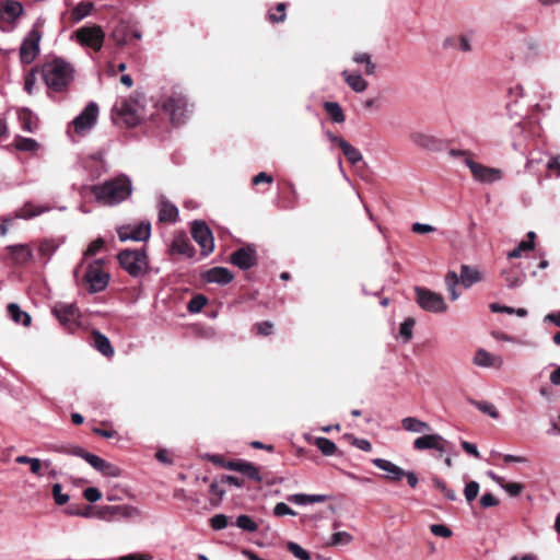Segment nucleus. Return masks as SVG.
<instances>
[{
	"mask_svg": "<svg viewBox=\"0 0 560 560\" xmlns=\"http://www.w3.org/2000/svg\"><path fill=\"white\" fill-rule=\"evenodd\" d=\"M510 495L516 497L523 490V485L518 482H510L504 483L502 487Z\"/></svg>",
	"mask_w": 560,
	"mask_h": 560,
	"instance_id": "774afa93",
	"label": "nucleus"
},
{
	"mask_svg": "<svg viewBox=\"0 0 560 560\" xmlns=\"http://www.w3.org/2000/svg\"><path fill=\"white\" fill-rule=\"evenodd\" d=\"M50 209L51 208L49 206H39L34 205L33 202H26L15 211L14 218L30 220L50 211Z\"/></svg>",
	"mask_w": 560,
	"mask_h": 560,
	"instance_id": "5701e85b",
	"label": "nucleus"
},
{
	"mask_svg": "<svg viewBox=\"0 0 560 560\" xmlns=\"http://www.w3.org/2000/svg\"><path fill=\"white\" fill-rule=\"evenodd\" d=\"M324 108L326 113L330 116L332 121L337 124H342L346 120V116L343 114L342 107L337 102H325Z\"/></svg>",
	"mask_w": 560,
	"mask_h": 560,
	"instance_id": "f704fd0d",
	"label": "nucleus"
},
{
	"mask_svg": "<svg viewBox=\"0 0 560 560\" xmlns=\"http://www.w3.org/2000/svg\"><path fill=\"white\" fill-rule=\"evenodd\" d=\"M121 242L126 241H147L151 235V225L149 222H141L136 225L121 226L117 230Z\"/></svg>",
	"mask_w": 560,
	"mask_h": 560,
	"instance_id": "dca6fc26",
	"label": "nucleus"
},
{
	"mask_svg": "<svg viewBox=\"0 0 560 560\" xmlns=\"http://www.w3.org/2000/svg\"><path fill=\"white\" fill-rule=\"evenodd\" d=\"M481 273L477 269L468 265H462L460 281L465 288H470L472 284L481 281Z\"/></svg>",
	"mask_w": 560,
	"mask_h": 560,
	"instance_id": "cd10ccee",
	"label": "nucleus"
},
{
	"mask_svg": "<svg viewBox=\"0 0 560 560\" xmlns=\"http://www.w3.org/2000/svg\"><path fill=\"white\" fill-rule=\"evenodd\" d=\"M191 234L200 246L202 255L207 256L214 248V241L209 226L202 221H195L191 226Z\"/></svg>",
	"mask_w": 560,
	"mask_h": 560,
	"instance_id": "2eb2a0df",
	"label": "nucleus"
},
{
	"mask_svg": "<svg viewBox=\"0 0 560 560\" xmlns=\"http://www.w3.org/2000/svg\"><path fill=\"white\" fill-rule=\"evenodd\" d=\"M547 170L549 175H555L556 177H560V155H556L549 159L547 163Z\"/></svg>",
	"mask_w": 560,
	"mask_h": 560,
	"instance_id": "4d7b16f0",
	"label": "nucleus"
},
{
	"mask_svg": "<svg viewBox=\"0 0 560 560\" xmlns=\"http://www.w3.org/2000/svg\"><path fill=\"white\" fill-rule=\"evenodd\" d=\"M14 147L19 151L33 153L39 149V143L33 138L16 137Z\"/></svg>",
	"mask_w": 560,
	"mask_h": 560,
	"instance_id": "c9c22d12",
	"label": "nucleus"
},
{
	"mask_svg": "<svg viewBox=\"0 0 560 560\" xmlns=\"http://www.w3.org/2000/svg\"><path fill=\"white\" fill-rule=\"evenodd\" d=\"M163 110L170 115L173 124L179 125L184 122L189 113L188 103L182 94H172L167 96L161 104Z\"/></svg>",
	"mask_w": 560,
	"mask_h": 560,
	"instance_id": "0eeeda50",
	"label": "nucleus"
},
{
	"mask_svg": "<svg viewBox=\"0 0 560 560\" xmlns=\"http://www.w3.org/2000/svg\"><path fill=\"white\" fill-rule=\"evenodd\" d=\"M447 441L440 434H425L413 441V447L418 451L436 450L441 454L446 452Z\"/></svg>",
	"mask_w": 560,
	"mask_h": 560,
	"instance_id": "a211bd4d",
	"label": "nucleus"
},
{
	"mask_svg": "<svg viewBox=\"0 0 560 560\" xmlns=\"http://www.w3.org/2000/svg\"><path fill=\"white\" fill-rule=\"evenodd\" d=\"M346 83L357 93H362L368 88V81L360 73H351L348 70L342 71Z\"/></svg>",
	"mask_w": 560,
	"mask_h": 560,
	"instance_id": "a878e982",
	"label": "nucleus"
},
{
	"mask_svg": "<svg viewBox=\"0 0 560 560\" xmlns=\"http://www.w3.org/2000/svg\"><path fill=\"white\" fill-rule=\"evenodd\" d=\"M288 550L300 560H311L308 551L303 549L299 544L290 541L287 545Z\"/></svg>",
	"mask_w": 560,
	"mask_h": 560,
	"instance_id": "de8ad7c7",
	"label": "nucleus"
},
{
	"mask_svg": "<svg viewBox=\"0 0 560 560\" xmlns=\"http://www.w3.org/2000/svg\"><path fill=\"white\" fill-rule=\"evenodd\" d=\"M92 336L93 346L98 352H101L104 357L107 358L114 355V348L112 347L109 339L105 335H103L98 330H94Z\"/></svg>",
	"mask_w": 560,
	"mask_h": 560,
	"instance_id": "b1692460",
	"label": "nucleus"
},
{
	"mask_svg": "<svg viewBox=\"0 0 560 560\" xmlns=\"http://www.w3.org/2000/svg\"><path fill=\"white\" fill-rule=\"evenodd\" d=\"M225 468L242 472L253 481H261L259 469L252 463L245 460H232L226 463Z\"/></svg>",
	"mask_w": 560,
	"mask_h": 560,
	"instance_id": "aec40b11",
	"label": "nucleus"
},
{
	"mask_svg": "<svg viewBox=\"0 0 560 560\" xmlns=\"http://www.w3.org/2000/svg\"><path fill=\"white\" fill-rule=\"evenodd\" d=\"M434 487L439 489L446 499L455 501L457 499L456 492L453 489L447 488L446 483L440 479H434Z\"/></svg>",
	"mask_w": 560,
	"mask_h": 560,
	"instance_id": "864d4df0",
	"label": "nucleus"
},
{
	"mask_svg": "<svg viewBox=\"0 0 560 560\" xmlns=\"http://www.w3.org/2000/svg\"><path fill=\"white\" fill-rule=\"evenodd\" d=\"M42 75L48 89V95L66 92L73 81L74 69L61 58L46 61L42 67Z\"/></svg>",
	"mask_w": 560,
	"mask_h": 560,
	"instance_id": "f03ea898",
	"label": "nucleus"
},
{
	"mask_svg": "<svg viewBox=\"0 0 560 560\" xmlns=\"http://www.w3.org/2000/svg\"><path fill=\"white\" fill-rule=\"evenodd\" d=\"M94 4L92 2H80L71 11V21L79 23L84 18L91 14Z\"/></svg>",
	"mask_w": 560,
	"mask_h": 560,
	"instance_id": "72a5a7b5",
	"label": "nucleus"
},
{
	"mask_svg": "<svg viewBox=\"0 0 560 560\" xmlns=\"http://www.w3.org/2000/svg\"><path fill=\"white\" fill-rule=\"evenodd\" d=\"M56 452L68 453L83 458L94 469L102 472L104 476L117 478L120 476L121 470L114 464L106 462L97 455L89 453L81 447H72L71 450L66 447H57Z\"/></svg>",
	"mask_w": 560,
	"mask_h": 560,
	"instance_id": "7ed1b4c3",
	"label": "nucleus"
},
{
	"mask_svg": "<svg viewBox=\"0 0 560 560\" xmlns=\"http://www.w3.org/2000/svg\"><path fill=\"white\" fill-rule=\"evenodd\" d=\"M90 190L97 202L104 206H116L130 197L132 183L127 175L120 174L102 184L91 186Z\"/></svg>",
	"mask_w": 560,
	"mask_h": 560,
	"instance_id": "f257e3e1",
	"label": "nucleus"
},
{
	"mask_svg": "<svg viewBox=\"0 0 560 560\" xmlns=\"http://www.w3.org/2000/svg\"><path fill=\"white\" fill-rule=\"evenodd\" d=\"M83 495L89 502H96L102 498L101 491L94 487L86 488Z\"/></svg>",
	"mask_w": 560,
	"mask_h": 560,
	"instance_id": "680f3d73",
	"label": "nucleus"
},
{
	"mask_svg": "<svg viewBox=\"0 0 560 560\" xmlns=\"http://www.w3.org/2000/svg\"><path fill=\"white\" fill-rule=\"evenodd\" d=\"M42 34L33 28L27 33L20 47V59L23 63H32L39 52V42Z\"/></svg>",
	"mask_w": 560,
	"mask_h": 560,
	"instance_id": "4468645a",
	"label": "nucleus"
},
{
	"mask_svg": "<svg viewBox=\"0 0 560 560\" xmlns=\"http://www.w3.org/2000/svg\"><path fill=\"white\" fill-rule=\"evenodd\" d=\"M3 12L10 18V19H16L19 18L23 12V7L21 3L16 1H7L3 4Z\"/></svg>",
	"mask_w": 560,
	"mask_h": 560,
	"instance_id": "49530a36",
	"label": "nucleus"
},
{
	"mask_svg": "<svg viewBox=\"0 0 560 560\" xmlns=\"http://www.w3.org/2000/svg\"><path fill=\"white\" fill-rule=\"evenodd\" d=\"M430 530L433 535L439 537L448 538L452 536V530L447 526L442 524L431 525Z\"/></svg>",
	"mask_w": 560,
	"mask_h": 560,
	"instance_id": "13d9d810",
	"label": "nucleus"
},
{
	"mask_svg": "<svg viewBox=\"0 0 560 560\" xmlns=\"http://www.w3.org/2000/svg\"><path fill=\"white\" fill-rule=\"evenodd\" d=\"M341 150L347 160L353 165L359 163L363 159L361 152L357 148L351 145L348 141L341 142Z\"/></svg>",
	"mask_w": 560,
	"mask_h": 560,
	"instance_id": "58836bf2",
	"label": "nucleus"
},
{
	"mask_svg": "<svg viewBox=\"0 0 560 560\" xmlns=\"http://www.w3.org/2000/svg\"><path fill=\"white\" fill-rule=\"evenodd\" d=\"M61 490H62V487L60 483H55L52 486V497H54L56 504H58V505H63L69 501V495L62 493Z\"/></svg>",
	"mask_w": 560,
	"mask_h": 560,
	"instance_id": "5fc2aeb1",
	"label": "nucleus"
},
{
	"mask_svg": "<svg viewBox=\"0 0 560 560\" xmlns=\"http://www.w3.org/2000/svg\"><path fill=\"white\" fill-rule=\"evenodd\" d=\"M207 302H208V300L205 295L198 294L189 301L188 306H187L188 311L190 313H199L205 307Z\"/></svg>",
	"mask_w": 560,
	"mask_h": 560,
	"instance_id": "09e8293b",
	"label": "nucleus"
},
{
	"mask_svg": "<svg viewBox=\"0 0 560 560\" xmlns=\"http://www.w3.org/2000/svg\"><path fill=\"white\" fill-rule=\"evenodd\" d=\"M415 292L416 301L422 310L431 313H443L447 310V304L440 293L421 287H416Z\"/></svg>",
	"mask_w": 560,
	"mask_h": 560,
	"instance_id": "423d86ee",
	"label": "nucleus"
},
{
	"mask_svg": "<svg viewBox=\"0 0 560 560\" xmlns=\"http://www.w3.org/2000/svg\"><path fill=\"white\" fill-rule=\"evenodd\" d=\"M52 313L58 318L59 323L69 331H74L80 327V311L72 303H57Z\"/></svg>",
	"mask_w": 560,
	"mask_h": 560,
	"instance_id": "1a4fd4ad",
	"label": "nucleus"
},
{
	"mask_svg": "<svg viewBox=\"0 0 560 560\" xmlns=\"http://www.w3.org/2000/svg\"><path fill=\"white\" fill-rule=\"evenodd\" d=\"M402 428L408 432L424 433L431 430L429 423L415 417H406L401 420Z\"/></svg>",
	"mask_w": 560,
	"mask_h": 560,
	"instance_id": "c756f323",
	"label": "nucleus"
},
{
	"mask_svg": "<svg viewBox=\"0 0 560 560\" xmlns=\"http://www.w3.org/2000/svg\"><path fill=\"white\" fill-rule=\"evenodd\" d=\"M234 276L231 270L224 267H213L203 272L202 279L209 283L228 284Z\"/></svg>",
	"mask_w": 560,
	"mask_h": 560,
	"instance_id": "412c9836",
	"label": "nucleus"
},
{
	"mask_svg": "<svg viewBox=\"0 0 560 560\" xmlns=\"http://www.w3.org/2000/svg\"><path fill=\"white\" fill-rule=\"evenodd\" d=\"M413 326L415 320L412 318H408L400 324L399 335L404 338L405 341H409L411 339Z\"/></svg>",
	"mask_w": 560,
	"mask_h": 560,
	"instance_id": "603ef678",
	"label": "nucleus"
},
{
	"mask_svg": "<svg viewBox=\"0 0 560 560\" xmlns=\"http://www.w3.org/2000/svg\"><path fill=\"white\" fill-rule=\"evenodd\" d=\"M353 540V536L348 532H336L331 535L329 541L326 544L332 546H347Z\"/></svg>",
	"mask_w": 560,
	"mask_h": 560,
	"instance_id": "79ce46f5",
	"label": "nucleus"
},
{
	"mask_svg": "<svg viewBox=\"0 0 560 560\" xmlns=\"http://www.w3.org/2000/svg\"><path fill=\"white\" fill-rule=\"evenodd\" d=\"M8 314L10 318L16 324H21L25 327L31 325V316L28 313L22 311L15 303H10L8 305Z\"/></svg>",
	"mask_w": 560,
	"mask_h": 560,
	"instance_id": "7c9ffc66",
	"label": "nucleus"
},
{
	"mask_svg": "<svg viewBox=\"0 0 560 560\" xmlns=\"http://www.w3.org/2000/svg\"><path fill=\"white\" fill-rule=\"evenodd\" d=\"M288 500L294 504L305 505V504L322 502L324 500V497L318 495V494L311 495V494L296 493V494L290 495L288 498Z\"/></svg>",
	"mask_w": 560,
	"mask_h": 560,
	"instance_id": "e433bc0d",
	"label": "nucleus"
},
{
	"mask_svg": "<svg viewBox=\"0 0 560 560\" xmlns=\"http://www.w3.org/2000/svg\"><path fill=\"white\" fill-rule=\"evenodd\" d=\"M128 34L129 26L126 23L120 22L114 27L110 38L117 46L122 47L128 43Z\"/></svg>",
	"mask_w": 560,
	"mask_h": 560,
	"instance_id": "473e14b6",
	"label": "nucleus"
},
{
	"mask_svg": "<svg viewBox=\"0 0 560 560\" xmlns=\"http://www.w3.org/2000/svg\"><path fill=\"white\" fill-rule=\"evenodd\" d=\"M8 249L11 253L12 259L18 264H26L33 257L32 250L27 245H11Z\"/></svg>",
	"mask_w": 560,
	"mask_h": 560,
	"instance_id": "c85d7f7f",
	"label": "nucleus"
},
{
	"mask_svg": "<svg viewBox=\"0 0 560 560\" xmlns=\"http://www.w3.org/2000/svg\"><path fill=\"white\" fill-rule=\"evenodd\" d=\"M210 524L214 530H220L228 526L229 520L224 514H215L210 518Z\"/></svg>",
	"mask_w": 560,
	"mask_h": 560,
	"instance_id": "6e6d98bb",
	"label": "nucleus"
},
{
	"mask_svg": "<svg viewBox=\"0 0 560 560\" xmlns=\"http://www.w3.org/2000/svg\"><path fill=\"white\" fill-rule=\"evenodd\" d=\"M231 262L242 270H248L257 264L256 249L252 245L238 248L231 255Z\"/></svg>",
	"mask_w": 560,
	"mask_h": 560,
	"instance_id": "f3484780",
	"label": "nucleus"
},
{
	"mask_svg": "<svg viewBox=\"0 0 560 560\" xmlns=\"http://www.w3.org/2000/svg\"><path fill=\"white\" fill-rule=\"evenodd\" d=\"M479 493V483L477 481H469L464 489V495L468 503L472 502Z\"/></svg>",
	"mask_w": 560,
	"mask_h": 560,
	"instance_id": "3c124183",
	"label": "nucleus"
},
{
	"mask_svg": "<svg viewBox=\"0 0 560 560\" xmlns=\"http://www.w3.org/2000/svg\"><path fill=\"white\" fill-rule=\"evenodd\" d=\"M464 164L470 170L474 179L480 183L491 184L502 178L501 170L482 165L470 158H466Z\"/></svg>",
	"mask_w": 560,
	"mask_h": 560,
	"instance_id": "ddd939ff",
	"label": "nucleus"
},
{
	"mask_svg": "<svg viewBox=\"0 0 560 560\" xmlns=\"http://www.w3.org/2000/svg\"><path fill=\"white\" fill-rule=\"evenodd\" d=\"M19 120L22 129L26 132H34L37 128V118L27 108H23L19 112Z\"/></svg>",
	"mask_w": 560,
	"mask_h": 560,
	"instance_id": "2f4dec72",
	"label": "nucleus"
},
{
	"mask_svg": "<svg viewBox=\"0 0 560 560\" xmlns=\"http://www.w3.org/2000/svg\"><path fill=\"white\" fill-rule=\"evenodd\" d=\"M177 215V207L162 198L159 203V220L163 222H174Z\"/></svg>",
	"mask_w": 560,
	"mask_h": 560,
	"instance_id": "bb28decb",
	"label": "nucleus"
},
{
	"mask_svg": "<svg viewBox=\"0 0 560 560\" xmlns=\"http://www.w3.org/2000/svg\"><path fill=\"white\" fill-rule=\"evenodd\" d=\"M508 288L515 289L521 287L525 281V273L517 267H512L502 271Z\"/></svg>",
	"mask_w": 560,
	"mask_h": 560,
	"instance_id": "393cba45",
	"label": "nucleus"
},
{
	"mask_svg": "<svg viewBox=\"0 0 560 560\" xmlns=\"http://www.w3.org/2000/svg\"><path fill=\"white\" fill-rule=\"evenodd\" d=\"M75 38L82 46L100 51L103 47L105 33L100 25H85L75 31Z\"/></svg>",
	"mask_w": 560,
	"mask_h": 560,
	"instance_id": "6e6552de",
	"label": "nucleus"
},
{
	"mask_svg": "<svg viewBox=\"0 0 560 560\" xmlns=\"http://www.w3.org/2000/svg\"><path fill=\"white\" fill-rule=\"evenodd\" d=\"M273 514L276 516L295 515L296 513L285 503L279 502L273 508Z\"/></svg>",
	"mask_w": 560,
	"mask_h": 560,
	"instance_id": "bf43d9fd",
	"label": "nucleus"
},
{
	"mask_svg": "<svg viewBox=\"0 0 560 560\" xmlns=\"http://www.w3.org/2000/svg\"><path fill=\"white\" fill-rule=\"evenodd\" d=\"M236 526L248 533H254L258 529L256 522L248 515H240L236 518Z\"/></svg>",
	"mask_w": 560,
	"mask_h": 560,
	"instance_id": "a18cd8bd",
	"label": "nucleus"
},
{
	"mask_svg": "<svg viewBox=\"0 0 560 560\" xmlns=\"http://www.w3.org/2000/svg\"><path fill=\"white\" fill-rule=\"evenodd\" d=\"M140 516V511L132 505H104L95 510V517L106 522L131 520Z\"/></svg>",
	"mask_w": 560,
	"mask_h": 560,
	"instance_id": "39448f33",
	"label": "nucleus"
},
{
	"mask_svg": "<svg viewBox=\"0 0 560 560\" xmlns=\"http://www.w3.org/2000/svg\"><path fill=\"white\" fill-rule=\"evenodd\" d=\"M534 248V242L522 241L520 244L508 254L509 258H518L524 252L532 250Z\"/></svg>",
	"mask_w": 560,
	"mask_h": 560,
	"instance_id": "8fccbe9b",
	"label": "nucleus"
},
{
	"mask_svg": "<svg viewBox=\"0 0 560 560\" xmlns=\"http://www.w3.org/2000/svg\"><path fill=\"white\" fill-rule=\"evenodd\" d=\"M98 105L90 102L84 109L72 120L74 131L79 135H85L96 125L98 117Z\"/></svg>",
	"mask_w": 560,
	"mask_h": 560,
	"instance_id": "9d476101",
	"label": "nucleus"
},
{
	"mask_svg": "<svg viewBox=\"0 0 560 560\" xmlns=\"http://www.w3.org/2000/svg\"><path fill=\"white\" fill-rule=\"evenodd\" d=\"M353 61L357 63H364L365 65V73L371 75L375 73V65L371 60V56L366 52H360L355 54L353 56Z\"/></svg>",
	"mask_w": 560,
	"mask_h": 560,
	"instance_id": "c03bdc74",
	"label": "nucleus"
},
{
	"mask_svg": "<svg viewBox=\"0 0 560 560\" xmlns=\"http://www.w3.org/2000/svg\"><path fill=\"white\" fill-rule=\"evenodd\" d=\"M172 248L174 252L185 255L187 257L194 256V248L189 241H187L185 237H177L174 240Z\"/></svg>",
	"mask_w": 560,
	"mask_h": 560,
	"instance_id": "4c0bfd02",
	"label": "nucleus"
},
{
	"mask_svg": "<svg viewBox=\"0 0 560 560\" xmlns=\"http://www.w3.org/2000/svg\"><path fill=\"white\" fill-rule=\"evenodd\" d=\"M411 141L421 147V148H425V149H431L435 145L436 143V139L430 135H425V133H422V132H415L411 135Z\"/></svg>",
	"mask_w": 560,
	"mask_h": 560,
	"instance_id": "ea45409f",
	"label": "nucleus"
},
{
	"mask_svg": "<svg viewBox=\"0 0 560 560\" xmlns=\"http://www.w3.org/2000/svg\"><path fill=\"white\" fill-rule=\"evenodd\" d=\"M457 48L460 51H464V52L471 51L472 48H471V44H470L469 37L466 36V35L457 36Z\"/></svg>",
	"mask_w": 560,
	"mask_h": 560,
	"instance_id": "69168bd1",
	"label": "nucleus"
},
{
	"mask_svg": "<svg viewBox=\"0 0 560 560\" xmlns=\"http://www.w3.org/2000/svg\"><path fill=\"white\" fill-rule=\"evenodd\" d=\"M104 246V241L102 238H97L95 241H93L88 249L84 252V256L88 257V256H93L95 255L97 252L101 250V248Z\"/></svg>",
	"mask_w": 560,
	"mask_h": 560,
	"instance_id": "0e129e2a",
	"label": "nucleus"
},
{
	"mask_svg": "<svg viewBox=\"0 0 560 560\" xmlns=\"http://www.w3.org/2000/svg\"><path fill=\"white\" fill-rule=\"evenodd\" d=\"M499 504V500L492 493H483L480 498V505L485 509L493 508Z\"/></svg>",
	"mask_w": 560,
	"mask_h": 560,
	"instance_id": "052dcab7",
	"label": "nucleus"
},
{
	"mask_svg": "<svg viewBox=\"0 0 560 560\" xmlns=\"http://www.w3.org/2000/svg\"><path fill=\"white\" fill-rule=\"evenodd\" d=\"M36 83V74L34 71H30L24 79V90L32 94L34 90V85Z\"/></svg>",
	"mask_w": 560,
	"mask_h": 560,
	"instance_id": "338daca9",
	"label": "nucleus"
},
{
	"mask_svg": "<svg viewBox=\"0 0 560 560\" xmlns=\"http://www.w3.org/2000/svg\"><path fill=\"white\" fill-rule=\"evenodd\" d=\"M472 362L475 365L480 368H495L501 369L503 366V359L499 355H494L489 351L480 348L476 351Z\"/></svg>",
	"mask_w": 560,
	"mask_h": 560,
	"instance_id": "6ab92c4d",
	"label": "nucleus"
},
{
	"mask_svg": "<svg viewBox=\"0 0 560 560\" xmlns=\"http://www.w3.org/2000/svg\"><path fill=\"white\" fill-rule=\"evenodd\" d=\"M114 112L126 125L131 127L137 126L142 118V108L140 104L132 98L117 103L114 107Z\"/></svg>",
	"mask_w": 560,
	"mask_h": 560,
	"instance_id": "f8f14e48",
	"label": "nucleus"
},
{
	"mask_svg": "<svg viewBox=\"0 0 560 560\" xmlns=\"http://www.w3.org/2000/svg\"><path fill=\"white\" fill-rule=\"evenodd\" d=\"M315 444L318 450L326 456H331L336 453V444L327 438L319 436L315 440Z\"/></svg>",
	"mask_w": 560,
	"mask_h": 560,
	"instance_id": "37998d69",
	"label": "nucleus"
},
{
	"mask_svg": "<svg viewBox=\"0 0 560 560\" xmlns=\"http://www.w3.org/2000/svg\"><path fill=\"white\" fill-rule=\"evenodd\" d=\"M84 279L89 284L90 292H101L107 287L109 275L104 271L101 259H96L89 265Z\"/></svg>",
	"mask_w": 560,
	"mask_h": 560,
	"instance_id": "9b49d317",
	"label": "nucleus"
},
{
	"mask_svg": "<svg viewBox=\"0 0 560 560\" xmlns=\"http://www.w3.org/2000/svg\"><path fill=\"white\" fill-rule=\"evenodd\" d=\"M118 260L131 277L142 276L149 268L148 256L143 249H125L118 254Z\"/></svg>",
	"mask_w": 560,
	"mask_h": 560,
	"instance_id": "20e7f679",
	"label": "nucleus"
},
{
	"mask_svg": "<svg viewBox=\"0 0 560 560\" xmlns=\"http://www.w3.org/2000/svg\"><path fill=\"white\" fill-rule=\"evenodd\" d=\"M470 404L472 406H475L479 411L488 415L492 419L499 418V411L493 404L485 401V400H474V399L470 400Z\"/></svg>",
	"mask_w": 560,
	"mask_h": 560,
	"instance_id": "a19ab883",
	"label": "nucleus"
},
{
	"mask_svg": "<svg viewBox=\"0 0 560 560\" xmlns=\"http://www.w3.org/2000/svg\"><path fill=\"white\" fill-rule=\"evenodd\" d=\"M411 231L418 234H427L435 231V228L430 224L416 222L411 225Z\"/></svg>",
	"mask_w": 560,
	"mask_h": 560,
	"instance_id": "e2e57ef3",
	"label": "nucleus"
},
{
	"mask_svg": "<svg viewBox=\"0 0 560 560\" xmlns=\"http://www.w3.org/2000/svg\"><path fill=\"white\" fill-rule=\"evenodd\" d=\"M372 463L378 469L386 471L387 475L385 478L389 480L398 481L405 476V470L390 460L384 458H374L372 459Z\"/></svg>",
	"mask_w": 560,
	"mask_h": 560,
	"instance_id": "4be33fe9",
	"label": "nucleus"
}]
</instances>
